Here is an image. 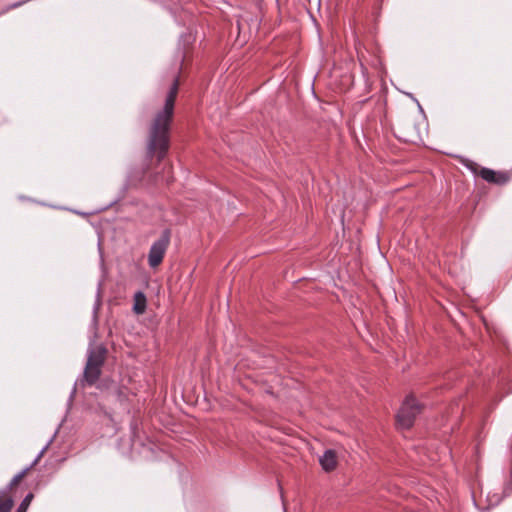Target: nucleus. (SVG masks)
I'll list each match as a JSON object with an SVG mask.
<instances>
[{"instance_id":"1","label":"nucleus","mask_w":512,"mask_h":512,"mask_svg":"<svg viewBox=\"0 0 512 512\" xmlns=\"http://www.w3.org/2000/svg\"><path fill=\"white\" fill-rule=\"evenodd\" d=\"M178 89L179 79L176 77L165 97L164 106L155 113L148 127L146 155L150 159L156 157L157 162L166 157L170 148V128Z\"/></svg>"},{"instance_id":"2","label":"nucleus","mask_w":512,"mask_h":512,"mask_svg":"<svg viewBox=\"0 0 512 512\" xmlns=\"http://www.w3.org/2000/svg\"><path fill=\"white\" fill-rule=\"evenodd\" d=\"M421 412L420 404L413 396H408L397 413V424L401 429H409Z\"/></svg>"},{"instance_id":"3","label":"nucleus","mask_w":512,"mask_h":512,"mask_svg":"<svg viewBox=\"0 0 512 512\" xmlns=\"http://www.w3.org/2000/svg\"><path fill=\"white\" fill-rule=\"evenodd\" d=\"M170 237V230L165 229L160 238L151 245L148 253V264L151 268H156L162 263L166 250L170 244Z\"/></svg>"},{"instance_id":"4","label":"nucleus","mask_w":512,"mask_h":512,"mask_svg":"<svg viewBox=\"0 0 512 512\" xmlns=\"http://www.w3.org/2000/svg\"><path fill=\"white\" fill-rule=\"evenodd\" d=\"M51 441H49L42 449L41 451L38 453V455L36 456V458L33 460V462L27 466L26 468H24L23 470H21L19 473H17L12 479L11 481L9 482V484L4 487L3 489H0V497L4 494L7 493V491L9 490H12L15 486H17L20 481L29 473V471L31 469H33L38 463L39 461L41 460V458L44 456L45 452L47 451L49 445H50Z\"/></svg>"},{"instance_id":"5","label":"nucleus","mask_w":512,"mask_h":512,"mask_svg":"<svg viewBox=\"0 0 512 512\" xmlns=\"http://www.w3.org/2000/svg\"><path fill=\"white\" fill-rule=\"evenodd\" d=\"M105 355H106V349L101 346L90 348L88 350V356H87L86 363L102 369V366L105 362Z\"/></svg>"},{"instance_id":"6","label":"nucleus","mask_w":512,"mask_h":512,"mask_svg":"<svg viewBox=\"0 0 512 512\" xmlns=\"http://www.w3.org/2000/svg\"><path fill=\"white\" fill-rule=\"evenodd\" d=\"M319 463L322 469L326 472L334 470L337 465L335 452L333 450H326L324 454L319 458Z\"/></svg>"},{"instance_id":"7","label":"nucleus","mask_w":512,"mask_h":512,"mask_svg":"<svg viewBox=\"0 0 512 512\" xmlns=\"http://www.w3.org/2000/svg\"><path fill=\"white\" fill-rule=\"evenodd\" d=\"M101 371H102L101 368L92 366V365L86 363L84 372H83L84 381L88 385L95 384L101 376Z\"/></svg>"},{"instance_id":"8","label":"nucleus","mask_w":512,"mask_h":512,"mask_svg":"<svg viewBox=\"0 0 512 512\" xmlns=\"http://www.w3.org/2000/svg\"><path fill=\"white\" fill-rule=\"evenodd\" d=\"M481 177L490 183L503 184L507 181V178L503 174L497 175L496 172L489 168H482L480 172Z\"/></svg>"},{"instance_id":"9","label":"nucleus","mask_w":512,"mask_h":512,"mask_svg":"<svg viewBox=\"0 0 512 512\" xmlns=\"http://www.w3.org/2000/svg\"><path fill=\"white\" fill-rule=\"evenodd\" d=\"M146 296L143 292L138 291L134 294V304H133V311L140 315L143 314L146 310Z\"/></svg>"},{"instance_id":"10","label":"nucleus","mask_w":512,"mask_h":512,"mask_svg":"<svg viewBox=\"0 0 512 512\" xmlns=\"http://www.w3.org/2000/svg\"><path fill=\"white\" fill-rule=\"evenodd\" d=\"M10 491L11 490L7 491L6 494L0 497V512H10L14 505V501L12 496L10 495Z\"/></svg>"},{"instance_id":"11","label":"nucleus","mask_w":512,"mask_h":512,"mask_svg":"<svg viewBox=\"0 0 512 512\" xmlns=\"http://www.w3.org/2000/svg\"><path fill=\"white\" fill-rule=\"evenodd\" d=\"M34 498V495L33 493H28L24 499L22 500V502L20 503V505L18 506L16 512H27L28 510V507L29 505L31 504V501L33 500Z\"/></svg>"},{"instance_id":"12","label":"nucleus","mask_w":512,"mask_h":512,"mask_svg":"<svg viewBox=\"0 0 512 512\" xmlns=\"http://www.w3.org/2000/svg\"><path fill=\"white\" fill-rule=\"evenodd\" d=\"M493 497L495 499H490L489 498V502H490L491 505H497L500 502L501 499L497 495H493Z\"/></svg>"},{"instance_id":"13","label":"nucleus","mask_w":512,"mask_h":512,"mask_svg":"<svg viewBox=\"0 0 512 512\" xmlns=\"http://www.w3.org/2000/svg\"><path fill=\"white\" fill-rule=\"evenodd\" d=\"M359 61H360V65L363 67V61H362L361 56H359Z\"/></svg>"}]
</instances>
